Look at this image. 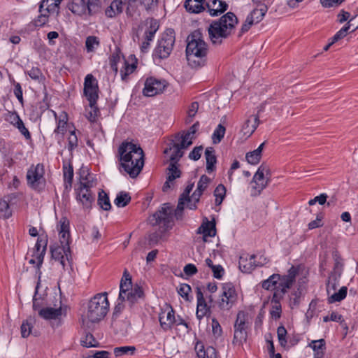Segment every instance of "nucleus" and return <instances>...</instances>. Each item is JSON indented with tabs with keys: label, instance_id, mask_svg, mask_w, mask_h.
Masks as SVG:
<instances>
[{
	"label": "nucleus",
	"instance_id": "33",
	"mask_svg": "<svg viewBox=\"0 0 358 358\" xmlns=\"http://www.w3.org/2000/svg\"><path fill=\"white\" fill-rule=\"evenodd\" d=\"M255 259V255L241 257L239 259L240 269L244 273H250L257 266Z\"/></svg>",
	"mask_w": 358,
	"mask_h": 358
},
{
	"label": "nucleus",
	"instance_id": "34",
	"mask_svg": "<svg viewBox=\"0 0 358 358\" xmlns=\"http://www.w3.org/2000/svg\"><path fill=\"white\" fill-rule=\"evenodd\" d=\"M205 0H186L185 8L189 13H199L204 10Z\"/></svg>",
	"mask_w": 358,
	"mask_h": 358
},
{
	"label": "nucleus",
	"instance_id": "17",
	"mask_svg": "<svg viewBox=\"0 0 358 358\" xmlns=\"http://www.w3.org/2000/svg\"><path fill=\"white\" fill-rule=\"evenodd\" d=\"M193 187L194 183L189 184L180 195L177 208L175 210V216L177 219H180L182 217V211L185 204H187V207L188 208V204L194 203V200L192 199V196H189L193 189Z\"/></svg>",
	"mask_w": 358,
	"mask_h": 358
},
{
	"label": "nucleus",
	"instance_id": "47",
	"mask_svg": "<svg viewBox=\"0 0 358 358\" xmlns=\"http://www.w3.org/2000/svg\"><path fill=\"white\" fill-rule=\"evenodd\" d=\"M98 204L104 210H109L111 208L109 197L103 190L99 192Z\"/></svg>",
	"mask_w": 358,
	"mask_h": 358
},
{
	"label": "nucleus",
	"instance_id": "57",
	"mask_svg": "<svg viewBox=\"0 0 358 358\" xmlns=\"http://www.w3.org/2000/svg\"><path fill=\"white\" fill-rule=\"evenodd\" d=\"M80 342L81 345L86 348L96 347L97 345V341L91 334H87L85 337L82 338Z\"/></svg>",
	"mask_w": 358,
	"mask_h": 358
},
{
	"label": "nucleus",
	"instance_id": "8",
	"mask_svg": "<svg viewBox=\"0 0 358 358\" xmlns=\"http://www.w3.org/2000/svg\"><path fill=\"white\" fill-rule=\"evenodd\" d=\"M150 222L153 225H159L167 229L173 225V209L169 203H164L160 209L153 214Z\"/></svg>",
	"mask_w": 358,
	"mask_h": 358
},
{
	"label": "nucleus",
	"instance_id": "51",
	"mask_svg": "<svg viewBox=\"0 0 358 358\" xmlns=\"http://www.w3.org/2000/svg\"><path fill=\"white\" fill-rule=\"evenodd\" d=\"M226 195V188L225 187L220 184L214 191V196H215V203L217 205H220L224 200Z\"/></svg>",
	"mask_w": 358,
	"mask_h": 358
},
{
	"label": "nucleus",
	"instance_id": "45",
	"mask_svg": "<svg viewBox=\"0 0 358 358\" xmlns=\"http://www.w3.org/2000/svg\"><path fill=\"white\" fill-rule=\"evenodd\" d=\"M294 280L290 279L287 275L280 276V279L278 281L279 287L280 289H276V290L274 292H282V296H283L284 294L286 293L287 289L291 287L292 284L294 283Z\"/></svg>",
	"mask_w": 358,
	"mask_h": 358
},
{
	"label": "nucleus",
	"instance_id": "26",
	"mask_svg": "<svg viewBox=\"0 0 358 358\" xmlns=\"http://www.w3.org/2000/svg\"><path fill=\"white\" fill-rule=\"evenodd\" d=\"M282 294V292H274L271 300V308L270 310V315L275 320H278L281 316L282 308L280 301L283 298Z\"/></svg>",
	"mask_w": 358,
	"mask_h": 358
},
{
	"label": "nucleus",
	"instance_id": "58",
	"mask_svg": "<svg viewBox=\"0 0 358 358\" xmlns=\"http://www.w3.org/2000/svg\"><path fill=\"white\" fill-rule=\"evenodd\" d=\"M138 2L147 11L154 10L158 4L159 0H132Z\"/></svg>",
	"mask_w": 358,
	"mask_h": 358
},
{
	"label": "nucleus",
	"instance_id": "14",
	"mask_svg": "<svg viewBox=\"0 0 358 358\" xmlns=\"http://www.w3.org/2000/svg\"><path fill=\"white\" fill-rule=\"evenodd\" d=\"M165 87V80L150 77L145 81L143 94L145 96H153L162 93Z\"/></svg>",
	"mask_w": 358,
	"mask_h": 358
},
{
	"label": "nucleus",
	"instance_id": "3",
	"mask_svg": "<svg viewBox=\"0 0 358 358\" xmlns=\"http://www.w3.org/2000/svg\"><path fill=\"white\" fill-rule=\"evenodd\" d=\"M237 23V17L231 12H228L220 19L212 21L208 29L212 43L220 45L232 34Z\"/></svg>",
	"mask_w": 358,
	"mask_h": 358
},
{
	"label": "nucleus",
	"instance_id": "49",
	"mask_svg": "<svg viewBox=\"0 0 358 358\" xmlns=\"http://www.w3.org/2000/svg\"><path fill=\"white\" fill-rule=\"evenodd\" d=\"M26 73L34 80L41 83L44 80L41 69L36 66H32L30 69L27 70Z\"/></svg>",
	"mask_w": 358,
	"mask_h": 358
},
{
	"label": "nucleus",
	"instance_id": "44",
	"mask_svg": "<svg viewBox=\"0 0 358 358\" xmlns=\"http://www.w3.org/2000/svg\"><path fill=\"white\" fill-rule=\"evenodd\" d=\"M69 9L72 13L78 15H87L85 0H76L72 3Z\"/></svg>",
	"mask_w": 358,
	"mask_h": 358
},
{
	"label": "nucleus",
	"instance_id": "32",
	"mask_svg": "<svg viewBox=\"0 0 358 358\" xmlns=\"http://www.w3.org/2000/svg\"><path fill=\"white\" fill-rule=\"evenodd\" d=\"M259 124V116H250L243 124L242 132L245 136H250L255 131Z\"/></svg>",
	"mask_w": 358,
	"mask_h": 358
},
{
	"label": "nucleus",
	"instance_id": "31",
	"mask_svg": "<svg viewBox=\"0 0 358 358\" xmlns=\"http://www.w3.org/2000/svg\"><path fill=\"white\" fill-rule=\"evenodd\" d=\"M15 198V194H11L4 196L0 200V217L8 219L12 215L11 210L9 206V203Z\"/></svg>",
	"mask_w": 358,
	"mask_h": 358
},
{
	"label": "nucleus",
	"instance_id": "40",
	"mask_svg": "<svg viewBox=\"0 0 358 358\" xmlns=\"http://www.w3.org/2000/svg\"><path fill=\"white\" fill-rule=\"evenodd\" d=\"M85 8L87 15H95L101 12V2L100 0H87Z\"/></svg>",
	"mask_w": 358,
	"mask_h": 358
},
{
	"label": "nucleus",
	"instance_id": "12",
	"mask_svg": "<svg viewBox=\"0 0 358 358\" xmlns=\"http://www.w3.org/2000/svg\"><path fill=\"white\" fill-rule=\"evenodd\" d=\"M237 294L234 285L231 282L224 283L219 307L222 310H228L235 304Z\"/></svg>",
	"mask_w": 358,
	"mask_h": 358
},
{
	"label": "nucleus",
	"instance_id": "1",
	"mask_svg": "<svg viewBox=\"0 0 358 358\" xmlns=\"http://www.w3.org/2000/svg\"><path fill=\"white\" fill-rule=\"evenodd\" d=\"M116 156L120 172L124 171L132 178L139 175L144 166V153L139 145L123 141L118 147Z\"/></svg>",
	"mask_w": 358,
	"mask_h": 358
},
{
	"label": "nucleus",
	"instance_id": "39",
	"mask_svg": "<svg viewBox=\"0 0 358 358\" xmlns=\"http://www.w3.org/2000/svg\"><path fill=\"white\" fill-rule=\"evenodd\" d=\"M280 279V275L273 274L268 279L262 281V287L266 290L273 289L275 292L276 289H280L278 284V281Z\"/></svg>",
	"mask_w": 358,
	"mask_h": 358
},
{
	"label": "nucleus",
	"instance_id": "16",
	"mask_svg": "<svg viewBox=\"0 0 358 358\" xmlns=\"http://www.w3.org/2000/svg\"><path fill=\"white\" fill-rule=\"evenodd\" d=\"M44 168L41 164L31 166L27 173V183L32 188L36 189L43 180Z\"/></svg>",
	"mask_w": 358,
	"mask_h": 358
},
{
	"label": "nucleus",
	"instance_id": "13",
	"mask_svg": "<svg viewBox=\"0 0 358 358\" xmlns=\"http://www.w3.org/2000/svg\"><path fill=\"white\" fill-rule=\"evenodd\" d=\"M98 83L96 78L92 74H87L84 81V93L90 102V106L96 104L98 99Z\"/></svg>",
	"mask_w": 358,
	"mask_h": 358
},
{
	"label": "nucleus",
	"instance_id": "21",
	"mask_svg": "<svg viewBox=\"0 0 358 358\" xmlns=\"http://www.w3.org/2000/svg\"><path fill=\"white\" fill-rule=\"evenodd\" d=\"M76 192L77 201L83 205L85 209H91L95 200L94 194H92V191L87 190V189L77 188Z\"/></svg>",
	"mask_w": 358,
	"mask_h": 358
},
{
	"label": "nucleus",
	"instance_id": "7",
	"mask_svg": "<svg viewBox=\"0 0 358 358\" xmlns=\"http://www.w3.org/2000/svg\"><path fill=\"white\" fill-rule=\"evenodd\" d=\"M246 321V314L243 311L238 312L234 325V334L232 344L235 346H241L247 341L248 325Z\"/></svg>",
	"mask_w": 358,
	"mask_h": 358
},
{
	"label": "nucleus",
	"instance_id": "4",
	"mask_svg": "<svg viewBox=\"0 0 358 358\" xmlns=\"http://www.w3.org/2000/svg\"><path fill=\"white\" fill-rule=\"evenodd\" d=\"M108 310L107 293L97 294L89 301L87 317L91 322H97L106 316Z\"/></svg>",
	"mask_w": 358,
	"mask_h": 358
},
{
	"label": "nucleus",
	"instance_id": "2",
	"mask_svg": "<svg viewBox=\"0 0 358 358\" xmlns=\"http://www.w3.org/2000/svg\"><path fill=\"white\" fill-rule=\"evenodd\" d=\"M187 43L186 57L188 64L194 69L204 66L208 52L204 34L200 29L195 30L188 36Z\"/></svg>",
	"mask_w": 358,
	"mask_h": 358
},
{
	"label": "nucleus",
	"instance_id": "53",
	"mask_svg": "<svg viewBox=\"0 0 358 358\" xmlns=\"http://www.w3.org/2000/svg\"><path fill=\"white\" fill-rule=\"evenodd\" d=\"M199 103L196 101L192 102L187 109V117L186 118V123L189 124L192 122L193 118L195 117L198 112Z\"/></svg>",
	"mask_w": 358,
	"mask_h": 358
},
{
	"label": "nucleus",
	"instance_id": "6",
	"mask_svg": "<svg viewBox=\"0 0 358 358\" xmlns=\"http://www.w3.org/2000/svg\"><path fill=\"white\" fill-rule=\"evenodd\" d=\"M175 43V34L171 29L164 32L158 40L153 55L159 59L167 58L173 50Z\"/></svg>",
	"mask_w": 358,
	"mask_h": 358
},
{
	"label": "nucleus",
	"instance_id": "28",
	"mask_svg": "<svg viewBox=\"0 0 358 358\" xmlns=\"http://www.w3.org/2000/svg\"><path fill=\"white\" fill-rule=\"evenodd\" d=\"M206 6L211 16H217L227 9V4L222 1L212 0L207 3Z\"/></svg>",
	"mask_w": 358,
	"mask_h": 358
},
{
	"label": "nucleus",
	"instance_id": "15",
	"mask_svg": "<svg viewBox=\"0 0 358 358\" xmlns=\"http://www.w3.org/2000/svg\"><path fill=\"white\" fill-rule=\"evenodd\" d=\"M270 175L269 169L267 165L262 164L257 169L253 176L252 182L255 183L254 189L257 192L254 194H259L267 186L268 179V176Z\"/></svg>",
	"mask_w": 358,
	"mask_h": 358
},
{
	"label": "nucleus",
	"instance_id": "61",
	"mask_svg": "<svg viewBox=\"0 0 358 358\" xmlns=\"http://www.w3.org/2000/svg\"><path fill=\"white\" fill-rule=\"evenodd\" d=\"M15 128L18 129L20 134L24 136V137L29 140L31 138V134L29 130L26 128L23 121L20 120L16 124L14 125Z\"/></svg>",
	"mask_w": 358,
	"mask_h": 358
},
{
	"label": "nucleus",
	"instance_id": "22",
	"mask_svg": "<svg viewBox=\"0 0 358 358\" xmlns=\"http://www.w3.org/2000/svg\"><path fill=\"white\" fill-rule=\"evenodd\" d=\"M159 321L161 327L164 331L171 329L176 321L173 309L169 308L162 310L159 315Z\"/></svg>",
	"mask_w": 358,
	"mask_h": 358
},
{
	"label": "nucleus",
	"instance_id": "38",
	"mask_svg": "<svg viewBox=\"0 0 358 358\" xmlns=\"http://www.w3.org/2000/svg\"><path fill=\"white\" fill-rule=\"evenodd\" d=\"M264 145L265 142L261 143L259 146L254 151L248 152L246 154L245 158L249 164L255 165L259 162L262 157V152Z\"/></svg>",
	"mask_w": 358,
	"mask_h": 358
},
{
	"label": "nucleus",
	"instance_id": "20",
	"mask_svg": "<svg viewBox=\"0 0 358 358\" xmlns=\"http://www.w3.org/2000/svg\"><path fill=\"white\" fill-rule=\"evenodd\" d=\"M196 296L197 302L196 316L199 320H201L210 313V307L206 302L201 289L199 287L196 289Z\"/></svg>",
	"mask_w": 358,
	"mask_h": 358
},
{
	"label": "nucleus",
	"instance_id": "54",
	"mask_svg": "<svg viewBox=\"0 0 358 358\" xmlns=\"http://www.w3.org/2000/svg\"><path fill=\"white\" fill-rule=\"evenodd\" d=\"M32 327L33 319L31 318L27 319L22 322L21 325V335L23 338H27L30 335Z\"/></svg>",
	"mask_w": 358,
	"mask_h": 358
},
{
	"label": "nucleus",
	"instance_id": "43",
	"mask_svg": "<svg viewBox=\"0 0 358 358\" xmlns=\"http://www.w3.org/2000/svg\"><path fill=\"white\" fill-rule=\"evenodd\" d=\"M267 12V8L265 6H262L260 8L254 9L248 17L252 20L253 24H256L262 20L264 16Z\"/></svg>",
	"mask_w": 358,
	"mask_h": 358
},
{
	"label": "nucleus",
	"instance_id": "62",
	"mask_svg": "<svg viewBox=\"0 0 358 358\" xmlns=\"http://www.w3.org/2000/svg\"><path fill=\"white\" fill-rule=\"evenodd\" d=\"M211 326L213 336L217 338L221 336L222 334V329L217 319H212Z\"/></svg>",
	"mask_w": 358,
	"mask_h": 358
},
{
	"label": "nucleus",
	"instance_id": "64",
	"mask_svg": "<svg viewBox=\"0 0 358 358\" xmlns=\"http://www.w3.org/2000/svg\"><path fill=\"white\" fill-rule=\"evenodd\" d=\"M124 301H118L117 303L115 305L113 313V323L116 322V320L117 317H119L120 314L122 312V310L124 308V305L123 304Z\"/></svg>",
	"mask_w": 358,
	"mask_h": 358
},
{
	"label": "nucleus",
	"instance_id": "50",
	"mask_svg": "<svg viewBox=\"0 0 358 358\" xmlns=\"http://www.w3.org/2000/svg\"><path fill=\"white\" fill-rule=\"evenodd\" d=\"M225 132H226L225 127L222 124H219L217 125V127L215 128V129L214 130L213 135H212V138H213V143L215 144L219 143L222 141V139L224 138Z\"/></svg>",
	"mask_w": 358,
	"mask_h": 358
},
{
	"label": "nucleus",
	"instance_id": "37",
	"mask_svg": "<svg viewBox=\"0 0 358 358\" xmlns=\"http://www.w3.org/2000/svg\"><path fill=\"white\" fill-rule=\"evenodd\" d=\"M205 157L206 160V170L208 173H211L215 170V164L217 162L213 148L208 147L206 149Z\"/></svg>",
	"mask_w": 358,
	"mask_h": 358
},
{
	"label": "nucleus",
	"instance_id": "5",
	"mask_svg": "<svg viewBox=\"0 0 358 358\" xmlns=\"http://www.w3.org/2000/svg\"><path fill=\"white\" fill-rule=\"evenodd\" d=\"M143 296V292L141 287L138 285L132 286L131 279L127 271L124 273L120 284V292L118 301H127L131 305L136 303Z\"/></svg>",
	"mask_w": 358,
	"mask_h": 358
},
{
	"label": "nucleus",
	"instance_id": "35",
	"mask_svg": "<svg viewBox=\"0 0 358 358\" xmlns=\"http://www.w3.org/2000/svg\"><path fill=\"white\" fill-rule=\"evenodd\" d=\"M199 122L194 123L188 130L187 132L180 134H176L178 136V139H180L183 141V143L186 145H191L192 144V139L194 138V134L199 129Z\"/></svg>",
	"mask_w": 358,
	"mask_h": 358
},
{
	"label": "nucleus",
	"instance_id": "55",
	"mask_svg": "<svg viewBox=\"0 0 358 358\" xmlns=\"http://www.w3.org/2000/svg\"><path fill=\"white\" fill-rule=\"evenodd\" d=\"M287 330L283 326H280L277 329V335H278V339L279 341V343L280 346L282 348H286L287 345V341L286 338L287 336Z\"/></svg>",
	"mask_w": 358,
	"mask_h": 358
},
{
	"label": "nucleus",
	"instance_id": "60",
	"mask_svg": "<svg viewBox=\"0 0 358 358\" xmlns=\"http://www.w3.org/2000/svg\"><path fill=\"white\" fill-rule=\"evenodd\" d=\"M78 146V138L76 134V131H70V135L68 137V149L69 151L73 150Z\"/></svg>",
	"mask_w": 358,
	"mask_h": 358
},
{
	"label": "nucleus",
	"instance_id": "42",
	"mask_svg": "<svg viewBox=\"0 0 358 358\" xmlns=\"http://www.w3.org/2000/svg\"><path fill=\"white\" fill-rule=\"evenodd\" d=\"M50 0H42L40 3L39 6V12L40 15L38 16V17L34 20V24L36 27H42L47 22L48 19V15L45 13L43 12V8H45V6L49 3Z\"/></svg>",
	"mask_w": 358,
	"mask_h": 358
},
{
	"label": "nucleus",
	"instance_id": "25",
	"mask_svg": "<svg viewBox=\"0 0 358 358\" xmlns=\"http://www.w3.org/2000/svg\"><path fill=\"white\" fill-rule=\"evenodd\" d=\"M196 233L203 235V241H208V237H214L216 234L215 224L213 221L208 220L207 218L203 220L201 225L197 229Z\"/></svg>",
	"mask_w": 358,
	"mask_h": 358
},
{
	"label": "nucleus",
	"instance_id": "59",
	"mask_svg": "<svg viewBox=\"0 0 358 358\" xmlns=\"http://www.w3.org/2000/svg\"><path fill=\"white\" fill-rule=\"evenodd\" d=\"M195 350L196 352V355L198 358H210L208 356H206L210 351L213 352V348H208L206 351L202 343H197L195 345Z\"/></svg>",
	"mask_w": 358,
	"mask_h": 358
},
{
	"label": "nucleus",
	"instance_id": "48",
	"mask_svg": "<svg viewBox=\"0 0 358 358\" xmlns=\"http://www.w3.org/2000/svg\"><path fill=\"white\" fill-rule=\"evenodd\" d=\"M131 201V196L129 193L121 192H120L115 201L114 203L120 208L126 206Z\"/></svg>",
	"mask_w": 358,
	"mask_h": 358
},
{
	"label": "nucleus",
	"instance_id": "27",
	"mask_svg": "<svg viewBox=\"0 0 358 358\" xmlns=\"http://www.w3.org/2000/svg\"><path fill=\"white\" fill-rule=\"evenodd\" d=\"M166 181L163 185V191L165 192L173 185V182L180 177L181 172L178 169L177 164L170 163L166 171Z\"/></svg>",
	"mask_w": 358,
	"mask_h": 358
},
{
	"label": "nucleus",
	"instance_id": "36",
	"mask_svg": "<svg viewBox=\"0 0 358 358\" xmlns=\"http://www.w3.org/2000/svg\"><path fill=\"white\" fill-rule=\"evenodd\" d=\"M38 314L45 320H55L62 315V308H45L41 309Z\"/></svg>",
	"mask_w": 358,
	"mask_h": 358
},
{
	"label": "nucleus",
	"instance_id": "56",
	"mask_svg": "<svg viewBox=\"0 0 358 358\" xmlns=\"http://www.w3.org/2000/svg\"><path fill=\"white\" fill-rule=\"evenodd\" d=\"M136 350V348L134 346H122L115 348L114 349V354L115 357H120L123 355H133Z\"/></svg>",
	"mask_w": 358,
	"mask_h": 358
},
{
	"label": "nucleus",
	"instance_id": "41",
	"mask_svg": "<svg viewBox=\"0 0 358 358\" xmlns=\"http://www.w3.org/2000/svg\"><path fill=\"white\" fill-rule=\"evenodd\" d=\"M64 181L66 189L71 188L73 178V169L71 164L64 163L63 164Z\"/></svg>",
	"mask_w": 358,
	"mask_h": 358
},
{
	"label": "nucleus",
	"instance_id": "23",
	"mask_svg": "<svg viewBox=\"0 0 358 358\" xmlns=\"http://www.w3.org/2000/svg\"><path fill=\"white\" fill-rule=\"evenodd\" d=\"M53 113L57 122V127L54 130V134L57 138L59 140L67 131L68 115L64 111L60 113L59 115L55 112H53Z\"/></svg>",
	"mask_w": 358,
	"mask_h": 358
},
{
	"label": "nucleus",
	"instance_id": "19",
	"mask_svg": "<svg viewBox=\"0 0 358 358\" xmlns=\"http://www.w3.org/2000/svg\"><path fill=\"white\" fill-rule=\"evenodd\" d=\"M47 243V238L45 236H40L38 238L34 248L32 257L36 259L37 268L38 269L40 268L43 262V259L46 251Z\"/></svg>",
	"mask_w": 358,
	"mask_h": 358
},
{
	"label": "nucleus",
	"instance_id": "46",
	"mask_svg": "<svg viewBox=\"0 0 358 358\" xmlns=\"http://www.w3.org/2000/svg\"><path fill=\"white\" fill-rule=\"evenodd\" d=\"M100 45V40L95 36H89L85 40V48L87 52H94Z\"/></svg>",
	"mask_w": 358,
	"mask_h": 358
},
{
	"label": "nucleus",
	"instance_id": "52",
	"mask_svg": "<svg viewBox=\"0 0 358 358\" xmlns=\"http://www.w3.org/2000/svg\"><path fill=\"white\" fill-rule=\"evenodd\" d=\"M309 346L317 353V355L323 354L325 349V341L324 339L312 341Z\"/></svg>",
	"mask_w": 358,
	"mask_h": 358
},
{
	"label": "nucleus",
	"instance_id": "18",
	"mask_svg": "<svg viewBox=\"0 0 358 358\" xmlns=\"http://www.w3.org/2000/svg\"><path fill=\"white\" fill-rule=\"evenodd\" d=\"M210 182V179L206 175L201 176L197 183V188L192 194V199L194 200V203L188 204V208L190 210H195L196 208V203L199 202L203 191L208 187Z\"/></svg>",
	"mask_w": 358,
	"mask_h": 358
},
{
	"label": "nucleus",
	"instance_id": "24",
	"mask_svg": "<svg viewBox=\"0 0 358 358\" xmlns=\"http://www.w3.org/2000/svg\"><path fill=\"white\" fill-rule=\"evenodd\" d=\"M336 285L331 284L329 282L327 285V292L328 294V301L330 303L339 302L344 299L347 295L348 289L346 287L343 286L339 289V290L336 292H335Z\"/></svg>",
	"mask_w": 358,
	"mask_h": 358
},
{
	"label": "nucleus",
	"instance_id": "29",
	"mask_svg": "<svg viewBox=\"0 0 358 358\" xmlns=\"http://www.w3.org/2000/svg\"><path fill=\"white\" fill-rule=\"evenodd\" d=\"M95 185L96 182L94 180L93 175L90 173L87 170H81L80 172V184L78 188L91 190V188Z\"/></svg>",
	"mask_w": 358,
	"mask_h": 358
},
{
	"label": "nucleus",
	"instance_id": "10",
	"mask_svg": "<svg viewBox=\"0 0 358 358\" xmlns=\"http://www.w3.org/2000/svg\"><path fill=\"white\" fill-rule=\"evenodd\" d=\"M52 259L59 262L64 269L71 268L72 257L69 245H62L59 243L50 246Z\"/></svg>",
	"mask_w": 358,
	"mask_h": 358
},
{
	"label": "nucleus",
	"instance_id": "63",
	"mask_svg": "<svg viewBox=\"0 0 358 358\" xmlns=\"http://www.w3.org/2000/svg\"><path fill=\"white\" fill-rule=\"evenodd\" d=\"M323 321L324 322L334 321L342 324L344 322V320L341 315H339L336 312H332L329 315L324 316L323 317Z\"/></svg>",
	"mask_w": 358,
	"mask_h": 358
},
{
	"label": "nucleus",
	"instance_id": "11",
	"mask_svg": "<svg viewBox=\"0 0 358 358\" xmlns=\"http://www.w3.org/2000/svg\"><path fill=\"white\" fill-rule=\"evenodd\" d=\"M180 139H178V136L175 135L173 138L171 140L167 148H165L164 152L169 157L170 163L178 164L180 159L183 156V149L188 148Z\"/></svg>",
	"mask_w": 358,
	"mask_h": 358
},
{
	"label": "nucleus",
	"instance_id": "30",
	"mask_svg": "<svg viewBox=\"0 0 358 358\" xmlns=\"http://www.w3.org/2000/svg\"><path fill=\"white\" fill-rule=\"evenodd\" d=\"M127 0H114L106 9L105 13L108 17L113 18L123 11V6Z\"/></svg>",
	"mask_w": 358,
	"mask_h": 358
},
{
	"label": "nucleus",
	"instance_id": "9",
	"mask_svg": "<svg viewBox=\"0 0 358 358\" xmlns=\"http://www.w3.org/2000/svg\"><path fill=\"white\" fill-rule=\"evenodd\" d=\"M110 66L116 74L120 68V76L123 81H126L127 76L132 73L136 68V63L129 64L123 57L116 55L110 59Z\"/></svg>",
	"mask_w": 358,
	"mask_h": 358
}]
</instances>
